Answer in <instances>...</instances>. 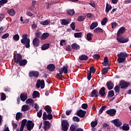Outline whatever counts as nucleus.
Listing matches in <instances>:
<instances>
[{
	"instance_id": "nucleus-18",
	"label": "nucleus",
	"mask_w": 131,
	"mask_h": 131,
	"mask_svg": "<svg viewBox=\"0 0 131 131\" xmlns=\"http://www.w3.org/2000/svg\"><path fill=\"white\" fill-rule=\"evenodd\" d=\"M107 88L109 91L111 90H113V88H114V84L111 81H108L106 83Z\"/></svg>"
},
{
	"instance_id": "nucleus-64",
	"label": "nucleus",
	"mask_w": 131,
	"mask_h": 131,
	"mask_svg": "<svg viewBox=\"0 0 131 131\" xmlns=\"http://www.w3.org/2000/svg\"><path fill=\"white\" fill-rule=\"evenodd\" d=\"M81 107L83 109H86L88 108V104L83 103L82 104Z\"/></svg>"
},
{
	"instance_id": "nucleus-8",
	"label": "nucleus",
	"mask_w": 131,
	"mask_h": 131,
	"mask_svg": "<svg viewBox=\"0 0 131 131\" xmlns=\"http://www.w3.org/2000/svg\"><path fill=\"white\" fill-rule=\"evenodd\" d=\"M128 85H129V83L127 82L124 81H121L120 82V89H126V88H128Z\"/></svg>"
},
{
	"instance_id": "nucleus-31",
	"label": "nucleus",
	"mask_w": 131,
	"mask_h": 131,
	"mask_svg": "<svg viewBox=\"0 0 131 131\" xmlns=\"http://www.w3.org/2000/svg\"><path fill=\"white\" fill-rule=\"evenodd\" d=\"M49 36H50V34H49V33H44L41 35V38L42 40L47 39V38H48V37H49Z\"/></svg>"
},
{
	"instance_id": "nucleus-25",
	"label": "nucleus",
	"mask_w": 131,
	"mask_h": 131,
	"mask_svg": "<svg viewBox=\"0 0 131 131\" xmlns=\"http://www.w3.org/2000/svg\"><path fill=\"white\" fill-rule=\"evenodd\" d=\"M60 72H63L65 74L68 73V69L66 66H63L60 69H59Z\"/></svg>"
},
{
	"instance_id": "nucleus-60",
	"label": "nucleus",
	"mask_w": 131,
	"mask_h": 131,
	"mask_svg": "<svg viewBox=\"0 0 131 131\" xmlns=\"http://www.w3.org/2000/svg\"><path fill=\"white\" fill-rule=\"evenodd\" d=\"M117 40L118 41V42H120V43H123V38L122 37H117Z\"/></svg>"
},
{
	"instance_id": "nucleus-52",
	"label": "nucleus",
	"mask_w": 131,
	"mask_h": 131,
	"mask_svg": "<svg viewBox=\"0 0 131 131\" xmlns=\"http://www.w3.org/2000/svg\"><path fill=\"white\" fill-rule=\"evenodd\" d=\"M6 99V94L4 93H1V101H5Z\"/></svg>"
},
{
	"instance_id": "nucleus-2",
	"label": "nucleus",
	"mask_w": 131,
	"mask_h": 131,
	"mask_svg": "<svg viewBox=\"0 0 131 131\" xmlns=\"http://www.w3.org/2000/svg\"><path fill=\"white\" fill-rule=\"evenodd\" d=\"M117 61L119 64L124 62L126 60V57H127V53L126 52H121L119 54H117Z\"/></svg>"
},
{
	"instance_id": "nucleus-3",
	"label": "nucleus",
	"mask_w": 131,
	"mask_h": 131,
	"mask_svg": "<svg viewBox=\"0 0 131 131\" xmlns=\"http://www.w3.org/2000/svg\"><path fill=\"white\" fill-rule=\"evenodd\" d=\"M62 129L63 131H68L69 127V123L68 120H63L61 122Z\"/></svg>"
},
{
	"instance_id": "nucleus-62",
	"label": "nucleus",
	"mask_w": 131,
	"mask_h": 131,
	"mask_svg": "<svg viewBox=\"0 0 131 131\" xmlns=\"http://www.w3.org/2000/svg\"><path fill=\"white\" fill-rule=\"evenodd\" d=\"M9 35H10V34L8 33H6L2 36V38H3V39H5V38H7V37H9Z\"/></svg>"
},
{
	"instance_id": "nucleus-4",
	"label": "nucleus",
	"mask_w": 131,
	"mask_h": 131,
	"mask_svg": "<svg viewBox=\"0 0 131 131\" xmlns=\"http://www.w3.org/2000/svg\"><path fill=\"white\" fill-rule=\"evenodd\" d=\"M27 129L28 130H31L34 127V123L31 120H28L26 124Z\"/></svg>"
},
{
	"instance_id": "nucleus-36",
	"label": "nucleus",
	"mask_w": 131,
	"mask_h": 131,
	"mask_svg": "<svg viewBox=\"0 0 131 131\" xmlns=\"http://www.w3.org/2000/svg\"><path fill=\"white\" fill-rule=\"evenodd\" d=\"M72 48L73 50H79L80 47L76 43H74L72 45Z\"/></svg>"
},
{
	"instance_id": "nucleus-24",
	"label": "nucleus",
	"mask_w": 131,
	"mask_h": 131,
	"mask_svg": "<svg viewBox=\"0 0 131 131\" xmlns=\"http://www.w3.org/2000/svg\"><path fill=\"white\" fill-rule=\"evenodd\" d=\"M30 109L29 105H23L21 107V111L23 112H26V111H28V110Z\"/></svg>"
},
{
	"instance_id": "nucleus-53",
	"label": "nucleus",
	"mask_w": 131,
	"mask_h": 131,
	"mask_svg": "<svg viewBox=\"0 0 131 131\" xmlns=\"http://www.w3.org/2000/svg\"><path fill=\"white\" fill-rule=\"evenodd\" d=\"M84 19H85L84 16H79L78 17V21L79 22H82V21L84 20Z\"/></svg>"
},
{
	"instance_id": "nucleus-51",
	"label": "nucleus",
	"mask_w": 131,
	"mask_h": 131,
	"mask_svg": "<svg viewBox=\"0 0 131 131\" xmlns=\"http://www.w3.org/2000/svg\"><path fill=\"white\" fill-rule=\"evenodd\" d=\"M47 119H49V120L53 119V115H52V113H48V114L47 116Z\"/></svg>"
},
{
	"instance_id": "nucleus-61",
	"label": "nucleus",
	"mask_w": 131,
	"mask_h": 131,
	"mask_svg": "<svg viewBox=\"0 0 131 131\" xmlns=\"http://www.w3.org/2000/svg\"><path fill=\"white\" fill-rule=\"evenodd\" d=\"M89 5H90L91 7H92V8H96V4H95V2H94V1H91Z\"/></svg>"
},
{
	"instance_id": "nucleus-27",
	"label": "nucleus",
	"mask_w": 131,
	"mask_h": 131,
	"mask_svg": "<svg viewBox=\"0 0 131 131\" xmlns=\"http://www.w3.org/2000/svg\"><path fill=\"white\" fill-rule=\"evenodd\" d=\"M89 59V57L85 55H82L79 57V60L80 61L86 60Z\"/></svg>"
},
{
	"instance_id": "nucleus-26",
	"label": "nucleus",
	"mask_w": 131,
	"mask_h": 131,
	"mask_svg": "<svg viewBox=\"0 0 131 131\" xmlns=\"http://www.w3.org/2000/svg\"><path fill=\"white\" fill-rule=\"evenodd\" d=\"M18 64L19 66H25L27 64V59H21Z\"/></svg>"
},
{
	"instance_id": "nucleus-6",
	"label": "nucleus",
	"mask_w": 131,
	"mask_h": 131,
	"mask_svg": "<svg viewBox=\"0 0 131 131\" xmlns=\"http://www.w3.org/2000/svg\"><path fill=\"white\" fill-rule=\"evenodd\" d=\"M85 114H86V111H83L82 110L77 111L76 113V115L79 116V117H81V118H83L85 116Z\"/></svg>"
},
{
	"instance_id": "nucleus-50",
	"label": "nucleus",
	"mask_w": 131,
	"mask_h": 131,
	"mask_svg": "<svg viewBox=\"0 0 131 131\" xmlns=\"http://www.w3.org/2000/svg\"><path fill=\"white\" fill-rule=\"evenodd\" d=\"M13 38L14 40H16V41H18V40L20 38V36H19V35L18 34H16L15 35H14L13 36Z\"/></svg>"
},
{
	"instance_id": "nucleus-19",
	"label": "nucleus",
	"mask_w": 131,
	"mask_h": 131,
	"mask_svg": "<svg viewBox=\"0 0 131 131\" xmlns=\"http://www.w3.org/2000/svg\"><path fill=\"white\" fill-rule=\"evenodd\" d=\"M40 41L39 39L37 38H34L33 40V45L34 47H38L39 46Z\"/></svg>"
},
{
	"instance_id": "nucleus-11",
	"label": "nucleus",
	"mask_w": 131,
	"mask_h": 131,
	"mask_svg": "<svg viewBox=\"0 0 131 131\" xmlns=\"http://www.w3.org/2000/svg\"><path fill=\"white\" fill-rule=\"evenodd\" d=\"M124 32H125V27H122L118 31V32L117 33V36H118V37H119V36H121V35L123 34Z\"/></svg>"
},
{
	"instance_id": "nucleus-54",
	"label": "nucleus",
	"mask_w": 131,
	"mask_h": 131,
	"mask_svg": "<svg viewBox=\"0 0 131 131\" xmlns=\"http://www.w3.org/2000/svg\"><path fill=\"white\" fill-rule=\"evenodd\" d=\"M111 26H112V29H113L115 28V27H117L118 26V24H117V23L116 22L112 23Z\"/></svg>"
},
{
	"instance_id": "nucleus-49",
	"label": "nucleus",
	"mask_w": 131,
	"mask_h": 131,
	"mask_svg": "<svg viewBox=\"0 0 131 131\" xmlns=\"http://www.w3.org/2000/svg\"><path fill=\"white\" fill-rule=\"evenodd\" d=\"M8 3V0H1L0 1V8H2L5 5Z\"/></svg>"
},
{
	"instance_id": "nucleus-42",
	"label": "nucleus",
	"mask_w": 131,
	"mask_h": 131,
	"mask_svg": "<svg viewBox=\"0 0 131 131\" xmlns=\"http://www.w3.org/2000/svg\"><path fill=\"white\" fill-rule=\"evenodd\" d=\"M108 71H109L108 68H104L102 70L101 74L102 75H105V74H106Z\"/></svg>"
},
{
	"instance_id": "nucleus-48",
	"label": "nucleus",
	"mask_w": 131,
	"mask_h": 131,
	"mask_svg": "<svg viewBox=\"0 0 131 131\" xmlns=\"http://www.w3.org/2000/svg\"><path fill=\"white\" fill-rule=\"evenodd\" d=\"M108 22V18L107 17H104L101 21V25H106V23Z\"/></svg>"
},
{
	"instance_id": "nucleus-40",
	"label": "nucleus",
	"mask_w": 131,
	"mask_h": 131,
	"mask_svg": "<svg viewBox=\"0 0 131 131\" xmlns=\"http://www.w3.org/2000/svg\"><path fill=\"white\" fill-rule=\"evenodd\" d=\"M26 104H30V105H33L34 101L31 98L28 99L26 101Z\"/></svg>"
},
{
	"instance_id": "nucleus-59",
	"label": "nucleus",
	"mask_w": 131,
	"mask_h": 131,
	"mask_svg": "<svg viewBox=\"0 0 131 131\" xmlns=\"http://www.w3.org/2000/svg\"><path fill=\"white\" fill-rule=\"evenodd\" d=\"M90 72H91V74L92 73H95V72H96V70H95V67H94L93 66H92L90 67Z\"/></svg>"
},
{
	"instance_id": "nucleus-43",
	"label": "nucleus",
	"mask_w": 131,
	"mask_h": 131,
	"mask_svg": "<svg viewBox=\"0 0 131 131\" xmlns=\"http://www.w3.org/2000/svg\"><path fill=\"white\" fill-rule=\"evenodd\" d=\"M114 96V91L113 90H111L108 92L107 97L108 98H112Z\"/></svg>"
},
{
	"instance_id": "nucleus-57",
	"label": "nucleus",
	"mask_w": 131,
	"mask_h": 131,
	"mask_svg": "<svg viewBox=\"0 0 131 131\" xmlns=\"http://www.w3.org/2000/svg\"><path fill=\"white\" fill-rule=\"evenodd\" d=\"M42 115V110H40L39 112L37 113V116L40 118Z\"/></svg>"
},
{
	"instance_id": "nucleus-10",
	"label": "nucleus",
	"mask_w": 131,
	"mask_h": 131,
	"mask_svg": "<svg viewBox=\"0 0 131 131\" xmlns=\"http://www.w3.org/2000/svg\"><path fill=\"white\" fill-rule=\"evenodd\" d=\"M29 77H38L39 76V73L37 71H31L29 73Z\"/></svg>"
},
{
	"instance_id": "nucleus-30",
	"label": "nucleus",
	"mask_w": 131,
	"mask_h": 131,
	"mask_svg": "<svg viewBox=\"0 0 131 131\" xmlns=\"http://www.w3.org/2000/svg\"><path fill=\"white\" fill-rule=\"evenodd\" d=\"M49 47L50 43H45L41 46V50H42V51H46V50H48Z\"/></svg>"
},
{
	"instance_id": "nucleus-38",
	"label": "nucleus",
	"mask_w": 131,
	"mask_h": 131,
	"mask_svg": "<svg viewBox=\"0 0 131 131\" xmlns=\"http://www.w3.org/2000/svg\"><path fill=\"white\" fill-rule=\"evenodd\" d=\"M74 37L76 38H80V37H82V33L81 32L75 33H74Z\"/></svg>"
},
{
	"instance_id": "nucleus-41",
	"label": "nucleus",
	"mask_w": 131,
	"mask_h": 131,
	"mask_svg": "<svg viewBox=\"0 0 131 131\" xmlns=\"http://www.w3.org/2000/svg\"><path fill=\"white\" fill-rule=\"evenodd\" d=\"M40 24L41 25H49L50 24V20H42L41 22H40Z\"/></svg>"
},
{
	"instance_id": "nucleus-9",
	"label": "nucleus",
	"mask_w": 131,
	"mask_h": 131,
	"mask_svg": "<svg viewBox=\"0 0 131 131\" xmlns=\"http://www.w3.org/2000/svg\"><path fill=\"white\" fill-rule=\"evenodd\" d=\"M27 120L26 119H24L21 121V126L19 130H16V131H23L24 130V127H25V125L27 124Z\"/></svg>"
},
{
	"instance_id": "nucleus-29",
	"label": "nucleus",
	"mask_w": 131,
	"mask_h": 131,
	"mask_svg": "<svg viewBox=\"0 0 131 131\" xmlns=\"http://www.w3.org/2000/svg\"><path fill=\"white\" fill-rule=\"evenodd\" d=\"M112 9V6L111 5H109L108 3L106 4L105 7V13H109V11Z\"/></svg>"
},
{
	"instance_id": "nucleus-16",
	"label": "nucleus",
	"mask_w": 131,
	"mask_h": 131,
	"mask_svg": "<svg viewBox=\"0 0 131 131\" xmlns=\"http://www.w3.org/2000/svg\"><path fill=\"white\" fill-rule=\"evenodd\" d=\"M113 123L116 126H117V127H119V126H121V125H122V122L121 121H119V119H116L113 120Z\"/></svg>"
},
{
	"instance_id": "nucleus-46",
	"label": "nucleus",
	"mask_w": 131,
	"mask_h": 131,
	"mask_svg": "<svg viewBox=\"0 0 131 131\" xmlns=\"http://www.w3.org/2000/svg\"><path fill=\"white\" fill-rule=\"evenodd\" d=\"M75 13V11L73 10H68L67 11V14L69 15L70 16H73L74 14Z\"/></svg>"
},
{
	"instance_id": "nucleus-17",
	"label": "nucleus",
	"mask_w": 131,
	"mask_h": 131,
	"mask_svg": "<svg viewBox=\"0 0 131 131\" xmlns=\"http://www.w3.org/2000/svg\"><path fill=\"white\" fill-rule=\"evenodd\" d=\"M90 96L91 98H94V97H99V92L97 90H93L92 91Z\"/></svg>"
},
{
	"instance_id": "nucleus-22",
	"label": "nucleus",
	"mask_w": 131,
	"mask_h": 131,
	"mask_svg": "<svg viewBox=\"0 0 131 131\" xmlns=\"http://www.w3.org/2000/svg\"><path fill=\"white\" fill-rule=\"evenodd\" d=\"M105 87H102L99 90V94L101 97H104L106 95V92H105Z\"/></svg>"
},
{
	"instance_id": "nucleus-14",
	"label": "nucleus",
	"mask_w": 131,
	"mask_h": 131,
	"mask_svg": "<svg viewBox=\"0 0 131 131\" xmlns=\"http://www.w3.org/2000/svg\"><path fill=\"white\" fill-rule=\"evenodd\" d=\"M43 127H44L45 130H48L49 128L51 127V123H50V121H45Z\"/></svg>"
},
{
	"instance_id": "nucleus-13",
	"label": "nucleus",
	"mask_w": 131,
	"mask_h": 131,
	"mask_svg": "<svg viewBox=\"0 0 131 131\" xmlns=\"http://www.w3.org/2000/svg\"><path fill=\"white\" fill-rule=\"evenodd\" d=\"M47 69L51 72L55 71V70L56 69V67L55 66V64L53 63H50L47 66Z\"/></svg>"
},
{
	"instance_id": "nucleus-34",
	"label": "nucleus",
	"mask_w": 131,
	"mask_h": 131,
	"mask_svg": "<svg viewBox=\"0 0 131 131\" xmlns=\"http://www.w3.org/2000/svg\"><path fill=\"white\" fill-rule=\"evenodd\" d=\"M45 110L47 113H52V107L50 105L45 106Z\"/></svg>"
},
{
	"instance_id": "nucleus-47",
	"label": "nucleus",
	"mask_w": 131,
	"mask_h": 131,
	"mask_svg": "<svg viewBox=\"0 0 131 131\" xmlns=\"http://www.w3.org/2000/svg\"><path fill=\"white\" fill-rule=\"evenodd\" d=\"M93 34L91 33H88L86 35V38L88 40H92L93 39Z\"/></svg>"
},
{
	"instance_id": "nucleus-39",
	"label": "nucleus",
	"mask_w": 131,
	"mask_h": 131,
	"mask_svg": "<svg viewBox=\"0 0 131 131\" xmlns=\"http://www.w3.org/2000/svg\"><path fill=\"white\" fill-rule=\"evenodd\" d=\"M59 73H57L56 75V77L58 78V79H60V80H62V76H63V73L62 72H60L59 71Z\"/></svg>"
},
{
	"instance_id": "nucleus-32",
	"label": "nucleus",
	"mask_w": 131,
	"mask_h": 131,
	"mask_svg": "<svg viewBox=\"0 0 131 131\" xmlns=\"http://www.w3.org/2000/svg\"><path fill=\"white\" fill-rule=\"evenodd\" d=\"M97 26H98V23L97 22L93 23L90 26V29H91V30H93V29H95L96 27H97Z\"/></svg>"
},
{
	"instance_id": "nucleus-5",
	"label": "nucleus",
	"mask_w": 131,
	"mask_h": 131,
	"mask_svg": "<svg viewBox=\"0 0 131 131\" xmlns=\"http://www.w3.org/2000/svg\"><path fill=\"white\" fill-rule=\"evenodd\" d=\"M36 88L37 89H39V88H41V89H44L45 88V80H38L37 82L36 83Z\"/></svg>"
},
{
	"instance_id": "nucleus-44",
	"label": "nucleus",
	"mask_w": 131,
	"mask_h": 131,
	"mask_svg": "<svg viewBox=\"0 0 131 131\" xmlns=\"http://www.w3.org/2000/svg\"><path fill=\"white\" fill-rule=\"evenodd\" d=\"M103 66H107L108 65V57H105L104 58V62H102Z\"/></svg>"
},
{
	"instance_id": "nucleus-63",
	"label": "nucleus",
	"mask_w": 131,
	"mask_h": 131,
	"mask_svg": "<svg viewBox=\"0 0 131 131\" xmlns=\"http://www.w3.org/2000/svg\"><path fill=\"white\" fill-rule=\"evenodd\" d=\"M71 27L72 30H75V23L73 22L71 24Z\"/></svg>"
},
{
	"instance_id": "nucleus-28",
	"label": "nucleus",
	"mask_w": 131,
	"mask_h": 131,
	"mask_svg": "<svg viewBox=\"0 0 131 131\" xmlns=\"http://www.w3.org/2000/svg\"><path fill=\"white\" fill-rule=\"evenodd\" d=\"M77 127H78V126L76 125V124H73L70 126V130L71 131H75L77 129Z\"/></svg>"
},
{
	"instance_id": "nucleus-21",
	"label": "nucleus",
	"mask_w": 131,
	"mask_h": 131,
	"mask_svg": "<svg viewBox=\"0 0 131 131\" xmlns=\"http://www.w3.org/2000/svg\"><path fill=\"white\" fill-rule=\"evenodd\" d=\"M121 128L123 129V130H129V125H128V124L124 123L123 124L122 126H121Z\"/></svg>"
},
{
	"instance_id": "nucleus-33",
	"label": "nucleus",
	"mask_w": 131,
	"mask_h": 131,
	"mask_svg": "<svg viewBox=\"0 0 131 131\" xmlns=\"http://www.w3.org/2000/svg\"><path fill=\"white\" fill-rule=\"evenodd\" d=\"M7 12L10 16H15V10L13 9H9Z\"/></svg>"
},
{
	"instance_id": "nucleus-15",
	"label": "nucleus",
	"mask_w": 131,
	"mask_h": 131,
	"mask_svg": "<svg viewBox=\"0 0 131 131\" xmlns=\"http://www.w3.org/2000/svg\"><path fill=\"white\" fill-rule=\"evenodd\" d=\"M70 22H71V20L69 19H62L60 23L61 25H64L66 26L68 25V24H69Z\"/></svg>"
},
{
	"instance_id": "nucleus-7",
	"label": "nucleus",
	"mask_w": 131,
	"mask_h": 131,
	"mask_svg": "<svg viewBox=\"0 0 131 131\" xmlns=\"http://www.w3.org/2000/svg\"><path fill=\"white\" fill-rule=\"evenodd\" d=\"M14 60L15 63L19 64V62L22 60V55L21 54H16V56L14 55Z\"/></svg>"
},
{
	"instance_id": "nucleus-55",
	"label": "nucleus",
	"mask_w": 131,
	"mask_h": 131,
	"mask_svg": "<svg viewBox=\"0 0 131 131\" xmlns=\"http://www.w3.org/2000/svg\"><path fill=\"white\" fill-rule=\"evenodd\" d=\"M73 120L75 122H79V121H80V119H79V118L76 116H74L73 117Z\"/></svg>"
},
{
	"instance_id": "nucleus-23",
	"label": "nucleus",
	"mask_w": 131,
	"mask_h": 131,
	"mask_svg": "<svg viewBox=\"0 0 131 131\" xmlns=\"http://www.w3.org/2000/svg\"><path fill=\"white\" fill-rule=\"evenodd\" d=\"M40 94L37 91H34L32 94L33 99H36V98H39Z\"/></svg>"
},
{
	"instance_id": "nucleus-20",
	"label": "nucleus",
	"mask_w": 131,
	"mask_h": 131,
	"mask_svg": "<svg viewBox=\"0 0 131 131\" xmlns=\"http://www.w3.org/2000/svg\"><path fill=\"white\" fill-rule=\"evenodd\" d=\"M20 98L21 101L23 102H25L27 100V94L21 93L20 95Z\"/></svg>"
},
{
	"instance_id": "nucleus-45",
	"label": "nucleus",
	"mask_w": 131,
	"mask_h": 131,
	"mask_svg": "<svg viewBox=\"0 0 131 131\" xmlns=\"http://www.w3.org/2000/svg\"><path fill=\"white\" fill-rule=\"evenodd\" d=\"M107 105H103L102 106H101V107L100 108V110H99V113L98 114H102V113H103V111H104V110L106 108Z\"/></svg>"
},
{
	"instance_id": "nucleus-56",
	"label": "nucleus",
	"mask_w": 131,
	"mask_h": 131,
	"mask_svg": "<svg viewBox=\"0 0 131 131\" xmlns=\"http://www.w3.org/2000/svg\"><path fill=\"white\" fill-rule=\"evenodd\" d=\"M114 90L116 93H119L120 92V88L118 85L115 86L114 88Z\"/></svg>"
},
{
	"instance_id": "nucleus-12",
	"label": "nucleus",
	"mask_w": 131,
	"mask_h": 131,
	"mask_svg": "<svg viewBox=\"0 0 131 131\" xmlns=\"http://www.w3.org/2000/svg\"><path fill=\"white\" fill-rule=\"evenodd\" d=\"M106 113L108 115H110V116H115V114H116V110L115 109L108 110L106 111Z\"/></svg>"
},
{
	"instance_id": "nucleus-37",
	"label": "nucleus",
	"mask_w": 131,
	"mask_h": 131,
	"mask_svg": "<svg viewBox=\"0 0 131 131\" xmlns=\"http://www.w3.org/2000/svg\"><path fill=\"white\" fill-rule=\"evenodd\" d=\"M23 115V114H22V113H20V112L17 113L15 116L16 120H19V119H20V118L22 117Z\"/></svg>"
},
{
	"instance_id": "nucleus-35",
	"label": "nucleus",
	"mask_w": 131,
	"mask_h": 131,
	"mask_svg": "<svg viewBox=\"0 0 131 131\" xmlns=\"http://www.w3.org/2000/svg\"><path fill=\"white\" fill-rule=\"evenodd\" d=\"M94 33H103V29H102L101 28H96L94 31Z\"/></svg>"
},
{
	"instance_id": "nucleus-1",
	"label": "nucleus",
	"mask_w": 131,
	"mask_h": 131,
	"mask_svg": "<svg viewBox=\"0 0 131 131\" xmlns=\"http://www.w3.org/2000/svg\"><path fill=\"white\" fill-rule=\"evenodd\" d=\"M28 35L27 34H23L22 35V39L20 42L23 45H24L26 48H30V39L28 38Z\"/></svg>"
},
{
	"instance_id": "nucleus-58",
	"label": "nucleus",
	"mask_w": 131,
	"mask_h": 131,
	"mask_svg": "<svg viewBox=\"0 0 131 131\" xmlns=\"http://www.w3.org/2000/svg\"><path fill=\"white\" fill-rule=\"evenodd\" d=\"M97 124H98V122L97 121H92L91 122V126L92 127H95V126H97Z\"/></svg>"
}]
</instances>
